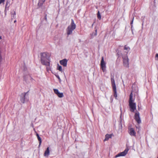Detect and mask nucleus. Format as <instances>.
Here are the masks:
<instances>
[{
    "label": "nucleus",
    "mask_w": 158,
    "mask_h": 158,
    "mask_svg": "<svg viewBox=\"0 0 158 158\" xmlns=\"http://www.w3.org/2000/svg\"><path fill=\"white\" fill-rule=\"evenodd\" d=\"M40 61L41 63L44 65H49L50 62L49 58V56L48 53L44 52L41 53Z\"/></svg>",
    "instance_id": "f257e3e1"
},
{
    "label": "nucleus",
    "mask_w": 158,
    "mask_h": 158,
    "mask_svg": "<svg viewBox=\"0 0 158 158\" xmlns=\"http://www.w3.org/2000/svg\"><path fill=\"white\" fill-rule=\"evenodd\" d=\"M76 28V24L74 23L73 19H72L70 25H69L66 29V34L69 36V35H72L73 31Z\"/></svg>",
    "instance_id": "f03ea898"
},
{
    "label": "nucleus",
    "mask_w": 158,
    "mask_h": 158,
    "mask_svg": "<svg viewBox=\"0 0 158 158\" xmlns=\"http://www.w3.org/2000/svg\"><path fill=\"white\" fill-rule=\"evenodd\" d=\"M123 61L124 66L126 67H129V59L127 56L123 57Z\"/></svg>",
    "instance_id": "7ed1b4c3"
},
{
    "label": "nucleus",
    "mask_w": 158,
    "mask_h": 158,
    "mask_svg": "<svg viewBox=\"0 0 158 158\" xmlns=\"http://www.w3.org/2000/svg\"><path fill=\"white\" fill-rule=\"evenodd\" d=\"M101 68L102 69L103 72H105L106 70V63L104 61V57H102L101 61L100 64Z\"/></svg>",
    "instance_id": "20e7f679"
},
{
    "label": "nucleus",
    "mask_w": 158,
    "mask_h": 158,
    "mask_svg": "<svg viewBox=\"0 0 158 158\" xmlns=\"http://www.w3.org/2000/svg\"><path fill=\"white\" fill-rule=\"evenodd\" d=\"M129 105L130 109V111L132 112H134L136 109V103L134 102L129 103Z\"/></svg>",
    "instance_id": "39448f33"
},
{
    "label": "nucleus",
    "mask_w": 158,
    "mask_h": 158,
    "mask_svg": "<svg viewBox=\"0 0 158 158\" xmlns=\"http://www.w3.org/2000/svg\"><path fill=\"white\" fill-rule=\"evenodd\" d=\"M134 118L138 124H139L141 123V120L139 116V112L135 113L134 116Z\"/></svg>",
    "instance_id": "423d86ee"
},
{
    "label": "nucleus",
    "mask_w": 158,
    "mask_h": 158,
    "mask_svg": "<svg viewBox=\"0 0 158 158\" xmlns=\"http://www.w3.org/2000/svg\"><path fill=\"white\" fill-rule=\"evenodd\" d=\"M28 92L25 93H22L21 94L20 96L22 98L20 99V101L22 103H24L25 100L26 99V95Z\"/></svg>",
    "instance_id": "0eeeda50"
},
{
    "label": "nucleus",
    "mask_w": 158,
    "mask_h": 158,
    "mask_svg": "<svg viewBox=\"0 0 158 158\" xmlns=\"http://www.w3.org/2000/svg\"><path fill=\"white\" fill-rule=\"evenodd\" d=\"M128 151V149H125L124 151L122 152H120L117 155L115 156L116 157H117L120 156H124L126 155Z\"/></svg>",
    "instance_id": "6e6552de"
},
{
    "label": "nucleus",
    "mask_w": 158,
    "mask_h": 158,
    "mask_svg": "<svg viewBox=\"0 0 158 158\" xmlns=\"http://www.w3.org/2000/svg\"><path fill=\"white\" fill-rule=\"evenodd\" d=\"M129 133L131 136H136V133L133 128H130L129 129Z\"/></svg>",
    "instance_id": "1a4fd4ad"
},
{
    "label": "nucleus",
    "mask_w": 158,
    "mask_h": 158,
    "mask_svg": "<svg viewBox=\"0 0 158 158\" xmlns=\"http://www.w3.org/2000/svg\"><path fill=\"white\" fill-rule=\"evenodd\" d=\"M60 64L63 66L64 67H66L67 66V60L66 59H64L60 61Z\"/></svg>",
    "instance_id": "9d476101"
},
{
    "label": "nucleus",
    "mask_w": 158,
    "mask_h": 158,
    "mask_svg": "<svg viewBox=\"0 0 158 158\" xmlns=\"http://www.w3.org/2000/svg\"><path fill=\"white\" fill-rule=\"evenodd\" d=\"M133 95L132 92H131V93L130 94V95L129 99V103L134 102V99L133 98Z\"/></svg>",
    "instance_id": "9b49d317"
},
{
    "label": "nucleus",
    "mask_w": 158,
    "mask_h": 158,
    "mask_svg": "<svg viewBox=\"0 0 158 158\" xmlns=\"http://www.w3.org/2000/svg\"><path fill=\"white\" fill-rule=\"evenodd\" d=\"M49 148L48 147L47 148L46 151H45L44 153V156H48L49 155Z\"/></svg>",
    "instance_id": "f8f14e48"
},
{
    "label": "nucleus",
    "mask_w": 158,
    "mask_h": 158,
    "mask_svg": "<svg viewBox=\"0 0 158 158\" xmlns=\"http://www.w3.org/2000/svg\"><path fill=\"white\" fill-rule=\"evenodd\" d=\"M112 134H107L105 136V139L104 140V141H106L108 140L109 138H111Z\"/></svg>",
    "instance_id": "ddd939ff"
},
{
    "label": "nucleus",
    "mask_w": 158,
    "mask_h": 158,
    "mask_svg": "<svg viewBox=\"0 0 158 158\" xmlns=\"http://www.w3.org/2000/svg\"><path fill=\"white\" fill-rule=\"evenodd\" d=\"M113 89L114 92V97H115L116 99H117V94L116 91V88H113Z\"/></svg>",
    "instance_id": "4468645a"
},
{
    "label": "nucleus",
    "mask_w": 158,
    "mask_h": 158,
    "mask_svg": "<svg viewBox=\"0 0 158 158\" xmlns=\"http://www.w3.org/2000/svg\"><path fill=\"white\" fill-rule=\"evenodd\" d=\"M111 79L112 88L116 87L114 77H111Z\"/></svg>",
    "instance_id": "2eb2a0df"
},
{
    "label": "nucleus",
    "mask_w": 158,
    "mask_h": 158,
    "mask_svg": "<svg viewBox=\"0 0 158 158\" xmlns=\"http://www.w3.org/2000/svg\"><path fill=\"white\" fill-rule=\"evenodd\" d=\"M45 0H39L38 3V6H41L44 2H45Z\"/></svg>",
    "instance_id": "dca6fc26"
},
{
    "label": "nucleus",
    "mask_w": 158,
    "mask_h": 158,
    "mask_svg": "<svg viewBox=\"0 0 158 158\" xmlns=\"http://www.w3.org/2000/svg\"><path fill=\"white\" fill-rule=\"evenodd\" d=\"M36 136H37L38 139V141H39V146H40V145L41 144V142H42L41 139L40 137V136H39V135H38V134H36Z\"/></svg>",
    "instance_id": "f3484780"
},
{
    "label": "nucleus",
    "mask_w": 158,
    "mask_h": 158,
    "mask_svg": "<svg viewBox=\"0 0 158 158\" xmlns=\"http://www.w3.org/2000/svg\"><path fill=\"white\" fill-rule=\"evenodd\" d=\"M57 69L61 72H62V71L61 66L59 65L58 64H57Z\"/></svg>",
    "instance_id": "a211bd4d"
},
{
    "label": "nucleus",
    "mask_w": 158,
    "mask_h": 158,
    "mask_svg": "<svg viewBox=\"0 0 158 158\" xmlns=\"http://www.w3.org/2000/svg\"><path fill=\"white\" fill-rule=\"evenodd\" d=\"M58 96L59 98H62L64 97V95L63 93H59L57 95Z\"/></svg>",
    "instance_id": "6ab92c4d"
},
{
    "label": "nucleus",
    "mask_w": 158,
    "mask_h": 158,
    "mask_svg": "<svg viewBox=\"0 0 158 158\" xmlns=\"http://www.w3.org/2000/svg\"><path fill=\"white\" fill-rule=\"evenodd\" d=\"M46 70L48 72L49 71L51 70V68L50 67V64L49 65H46Z\"/></svg>",
    "instance_id": "aec40b11"
},
{
    "label": "nucleus",
    "mask_w": 158,
    "mask_h": 158,
    "mask_svg": "<svg viewBox=\"0 0 158 158\" xmlns=\"http://www.w3.org/2000/svg\"><path fill=\"white\" fill-rule=\"evenodd\" d=\"M53 90L54 93L56 94L57 95L59 93L58 89H54Z\"/></svg>",
    "instance_id": "412c9836"
},
{
    "label": "nucleus",
    "mask_w": 158,
    "mask_h": 158,
    "mask_svg": "<svg viewBox=\"0 0 158 158\" xmlns=\"http://www.w3.org/2000/svg\"><path fill=\"white\" fill-rule=\"evenodd\" d=\"M97 17L99 19H101V16L100 14V13H99V11H98V13L97 14Z\"/></svg>",
    "instance_id": "4be33fe9"
},
{
    "label": "nucleus",
    "mask_w": 158,
    "mask_h": 158,
    "mask_svg": "<svg viewBox=\"0 0 158 158\" xmlns=\"http://www.w3.org/2000/svg\"><path fill=\"white\" fill-rule=\"evenodd\" d=\"M124 49L125 50L129 51L130 50V48L129 47L127 46L126 45H125Z\"/></svg>",
    "instance_id": "5701e85b"
},
{
    "label": "nucleus",
    "mask_w": 158,
    "mask_h": 158,
    "mask_svg": "<svg viewBox=\"0 0 158 158\" xmlns=\"http://www.w3.org/2000/svg\"><path fill=\"white\" fill-rule=\"evenodd\" d=\"M5 2V0H0V4L3 3Z\"/></svg>",
    "instance_id": "b1692460"
},
{
    "label": "nucleus",
    "mask_w": 158,
    "mask_h": 158,
    "mask_svg": "<svg viewBox=\"0 0 158 158\" xmlns=\"http://www.w3.org/2000/svg\"><path fill=\"white\" fill-rule=\"evenodd\" d=\"M2 56L0 55V62H2Z\"/></svg>",
    "instance_id": "393cba45"
},
{
    "label": "nucleus",
    "mask_w": 158,
    "mask_h": 158,
    "mask_svg": "<svg viewBox=\"0 0 158 158\" xmlns=\"http://www.w3.org/2000/svg\"><path fill=\"white\" fill-rule=\"evenodd\" d=\"M56 77L59 80H60V78L58 76H56Z\"/></svg>",
    "instance_id": "a878e982"
},
{
    "label": "nucleus",
    "mask_w": 158,
    "mask_h": 158,
    "mask_svg": "<svg viewBox=\"0 0 158 158\" xmlns=\"http://www.w3.org/2000/svg\"><path fill=\"white\" fill-rule=\"evenodd\" d=\"M97 30H95V35H96V34H97Z\"/></svg>",
    "instance_id": "bb28decb"
},
{
    "label": "nucleus",
    "mask_w": 158,
    "mask_h": 158,
    "mask_svg": "<svg viewBox=\"0 0 158 158\" xmlns=\"http://www.w3.org/2000/svg\"><path fill=\"white\" fill-rule=\"evenodd\" d=\"M133 20L132 21L131 23V24H132L133 23Z\"/></svg>",
    "instance_id": "cd10ccee"
},
{
    "label": "nucleus",
    "mask_w": 158,
    "mask_h": 158,
    "mask_svg": "<svg viewBox=\"0 0 158 158\" xmlns=\"http://www.w3.org/2000/svg\"><path fill=\"white\" fill-rule=\"evenodd\" d=\"M16 22V20H15L14 21V22L15 23Z\"/></svg>",
    "instance_id": "c85d7f7f"
},
{
    "label": "nucleus",
    "mask_w": 158,
    "mask_h": 158,
    "mask_svg": "<svg viewBox=\"0 0 158 158\" xmlns=\"http://www.w3.org/2000/svg\"><path fill=\"white\" fill-rule=\"evenodd\" d=\"M2 39V37L1 36H0V39Z\"/></svg>",
    "instance_id": "c756f323"
},
{
    "label": "nucleus",
    "mask_w": 158,
    "mask_h": 158,
    "mask_svg": "<svg viewBox=\"0 0 158 158\" xmlns=\"http://www.w3.org/2000/svg\"><path fill=\"white\" fill-rule=\"evenodd\" d=\"M157 158H158V157Z\"/></svg>",
    "instance_id": "7c9ffc66"
}]
</instances>
